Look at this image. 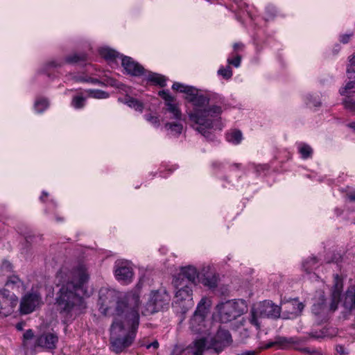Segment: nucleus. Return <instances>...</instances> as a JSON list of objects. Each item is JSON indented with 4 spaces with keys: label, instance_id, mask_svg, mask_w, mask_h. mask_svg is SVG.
Wrapping results in <instances>:
<instances>
[{
    "label": "nucleus",
    "instance_id": "17",
    "mask_svg": "<svg viewBox=\"0 0 355 355\" xmlns=\"http://www.w3.org/2000/svg\"><path fill=\"white\" fill-rule=\"evenodd\" d=\"M218 276L216 273L207 272L199 275L198 283H201L204 286L210 289H214L218 286Z\"/></svg>",
    "mask_w": 355,
    "mask_h": 355
},
{
    "label": "nucleus",
    "instance_id": "12",
    "mask_svg": "<svg viewBox=\"0 0 355 355\" xmlns=\"http://www.w3.org/2000/svg\"><path fill=\"white\" fill-rule=\"evenodd\" d=\"M114 272L116 279L120 282L129 284L133 281L134 271L127 261H116Z\"/></svg>",
    "mask_w": 355,
    "mask_h": 355
},
{
    "label": "nucleus",
    "instance_id": "49",
    "mask_svg": "<svg viewBox=\"0 0 355 355\" xmlns=\"http://www.w3.org/2000/svg\"><path fill=\"white\" fill-rule=\"evenodd\" d=\"M145 118L148 121H149L155 126L158 127L160 124L158 116H155L151 114H148L145 115Z\"/></svg>",
    "mask_w": 355,
    "mask_h": 355
},
{
    "label": "nucleus",
    "instance_id": "32",
    "mask_svg": "<svg viewBox=\"0 0 355 355\" xmlns=\"http://www.w3.org/2000/svg\"><path fill=\"white\" fill-rule=\"evenodd\" d=\"M6 286L11 287L12 289L15 288H19L21 286H24V282L19 277L18 275H12L8 277L6 282Z\"/></svg>",
    "mask_w": 355,
    "mask_h": 355
},
{
    "label": "nucleus",
    "instance_id": "31",
    "mask_svg": "<svg viewBox=\"0 0 355 355\" xmlns=\"http://www.w3.org/2000/svg\"><path fill=\"white\" fill-rule=\"evenodd\" d=\"M85 92L87 94L88 97L96 99H105L110 96L108 92L98 89H85Z\"/></svg>",
    "mask_w": 355,
    "mask_h": 355
},
{
    "label": "nucleus",
    "instance_id": "60",
    "mask_svg": "<svg viewBox=\"0 0 355 355\" xmlns=\"http://www.w3.org/2000/svg\"><path fill=\"white\" fill-rule=\"evenodd\" d=\"M234 51H243L244 44L241 42H236L233 45Z\"/></svg>",
    "mask_w": 355,
    "mask_h": 355
},
{
    "label": "nucleus",
    "instance_id": "15",
    "mask_svg": "<svg viewBox=\"0 0 355 355\" xmlns=\"http://www.w3.org/2000/svg\"><path fill=\"white\" fill-rule=\"evenodd\" d=\"M158 96L164 100L166 107L163 108V112H169L173 114L172 119L180 120L182 112L178 105L174 103L176 101L175 96H172L168 89H162L158 92Z\"/></svg>",
    "mask_w": 355,
    "mask_h": 355
},
{
    "label": "nucleus",
    "instance_id": "5",
    "mask_svg": "<svg viewBox=\"0 0 355 355\" xmlns=\"http://www.w3.org/2000/svg\"><path fill=\"white\" fill-rule=\"evenodd\" d=\"M170 302L171 296L165 288L152 291L145 306L146 314L151 315L168 310Z\"/></svg>",
    "mask_w": 355,
    "mask_h": 355
},
{
    "label": "nucleus",
    "instance_id": "40",
    "mask_svg": "<svg viewBox=\"0 0 355 355\" xmlns=\"http://www.w3.org/2000/svg\"><path fill=\"white\" fill-rule=\"evenodd\" d=\"M331 290L343 292V281L338 274L334 275V285Z\"/></svg>",
    "mask_w": 355,
    "mask_h": 355
},
{
    "label": "nucleus",
    "instance_id": "52",
    "mask_svg": "<svg viewBox=\"0 0 355 355\" xmlns=\"http://www.w3.org/2000/svg\"><path fill=\"white\" fill-rule=\"evenodd\" d=\"M352 35L353 33L349 34H343L340 36L339 41L343 44H347L350 41Z\"/></svg>",
    "mask_w": 355,
    "mask_h": 355
},
{
    "label": "nucleus",
    "instance_id": "36",
    "mask_svg": "<svg viewBox=\"0 0 355 355\" xmlns=\"http://www.w3.org/2000/svg\"><path fill=\"white\" fill-rule=\"evenodd\" d=\"M305 102L306 105L315 107H319L322 105L319 97L312 94H308L306 96Z\"/></svg>",
    "mask_w": 355,
    "mask_h": 355
},
{
    "label": "nucleus",
    "instance_id": "23",
    "mask_svg": "<svg viewBox=\"0 0 355 355\" xmlns=\"http://www.w3.org/2000/svg\"><path fill=\"white\" fill-rule=\"evenodd\" d=\"M98 53L101 58H103L107 62H116V58L121 59V54L116 50L110 47H103L98 50Z\"/></svg>",
    "mask_w": 355,
    "mask_h": 355
},
{
    "label": "nucleus",
    "instance_id": "38",
    "mask_svg": "<svg viewBox=\"0 0 355 355\" xmlns=\"http://www.w3.org/2000/svg\"><path fill=\"white\" fill-rule=\"evenodd\" d=\"M165 128L168 130H170L172 132H174L176 135L179 136L182 131L183 125L180 123H166L165 124Z\"/></svg>",
    "mask_w": 355,
    "mask_h": 355
},
{
    "label": "nucleus",
    "instance_id": "2",
    "mask_svg": "<svg viewBox=\"0 0 355 355\" xmlns=\"http://www.w3.org/2000/svg\"><path fill=\"white\" fill-rule=\"evenodd\" d=\"M89 278L86 268L79 265L73 268L72 279L62 284L56 293L54 306L63 324L71 322L76 315L86 309L84 295Z\"/></svg>",
    "mask_w": 355,
    "mask_h": 355
},
{
    "label": "nucleus",
    "instance_id": "33",
    "mask_svg": "<svg viewBox=\"0 0 355 355\" xmlns=\"http://www.w3.org/2000/svg\"><path fill=\"white\" fill-rule=\"evenodd\" d=\"M346 73L349 79H355V53L348 57Z\"/></svg>",
    "mask_w": 355,
    "mask_h": 355
},
{
    "label": "nucleus",
    "instance_id": "28",
    "mask_svg": "<svg viewBox=\"0 0 355 355\" xmlns=\"http://www.w3.org/2000/svg\"><path fill=\"white\" fill-rule=\"evenodd\" d=\"M298 153L303 159H307L312 157L313 150L309 144L300 143L298 145Z\"/></svg>",
    "mask_w": 355,
    "mask_h": 355
},
{
    "label": "nucleus",
    "instance_id": "27",
    "mask_svg": "<svg viewBox=\"0 0 355 355\" xmlns=\"http://www.w3.org/2000/svg\"><path fill=\"white\" fill-rule=\"evenodd\" d=\"M341 291L331 290V302L329 304V310L334 312L338 309V304L341 301Z\"/></svg>",
    "mask_w": 355,
    "mask_h": 355
},
{
    "label": "nucleus",
    "instance_id": "9",
    "mask_svg": "<svg viewBox=\"0 0 355 355\" xmlns=\"http://www.w3.org/2000/svg\"><path fill=\"white\" fill-rule=\"evenodd\" d=\"M42 297L37 291H31L26 293L21 297L19 311L20 315H28L35 311L40 304Z\"/></svg>",
    "mask_w": 355,
    "mask_h": 355
},
{
    "label": "nucleus",
    "instance_id": "21",
    "mask_svg": "<svg viewBox=\"0 0 355 355\" xmlns=\"http://www.w3.org/2000/svg\"><path fill=\"white\" fill-rule=\"evenodd\" d=\"M146 76L147 82L150 83L153 85L159 86L160 87L166 86L167 78L160 73L147 70Z\"/></svg>",
    "mask_w": 355,
    "mask_h": 355
},
{
    "label": "nucleus",
    "instance_id": "30",
    "mask_svg": "<svg viewBox=\"0 0 355 355\" xmlns=\"http://www.w3.org/2000/svg\"><path fill=\"white\" fill-rule=\"evenodd\" d=\"M318 263V259L316 257H309L303 262L302 268L307 274H310L315 268Z\"/></svg>",
    "mask_w": 355,
    "mask_h": 355
},
{
    "label": "nucleus",
    "instance_id": "37",
    "mask_svg": "<svg viewBox=\"0 0 355 355\" xmlns=\"http://www.w3.org/2000/svg\"><path fill=\"white\" fill-rule=\"evenodd\" d=\"M206 342L205 339L201 338L194 342V355H202V353L205 349Z\"/></svg>",
    "mask_w": 355,
    "mask_h": 355
},
{
    "label": "nucleus",
    "instance_id": "29",
    "mask_svg": "<svg viewBox=\"0 0 355 355\" xmlns=\"http://www.w3.org/2000/svg\"><path fill=\"white\" fill-rule=\"evenodd\" d=\"M194 87L178 82H175L172 85V89L184 94L185 96H189L194 91Z\"/></svg>",
    "mask_w": 355,
    "mask_h": 355
},
{
    "label": "nucleus",
    "instance_id": "34",
    "mask_svg": "<svg viewBox=\"0 0 355 355\" xmlns=\"http://www.w3.org/2000/svg\"><path fill=\"white\" fill-rule=\"evenodd\" d=\"M49 106V102L47 98H40L35 101L34 107L37 113H42Z\"/></svg>",
    "mask_w": 355,
    "mask_h": 355
},
{
    "label": "nucleus",
    "instance_id": "19",
    "mask_svg": "<svg viewBox=\"0 0 355 355\" xmlns=\"http://www.w3.org/2000/svg\"><path fill=\"white\" fill-rule=\"evenodd\" d=\"M343 306L348 313L355 311V286L347 290Z\"/></svg>",
    "mask_w": 355,
    "mask_h": 355
},
{
    "label": "nucleus",
    "instance_id": "56",
    "mask_svg": "<svg viewBox=\"0 0 355 355\" xmlns=\"http://www.w3.org/2000/svg\"><path fill=\"white\" fill-rule=\"evenodd\" d=\"M335 349L336 352L340 355H346L348 352L346 351L345 347L343 345H336Z\"/></svg>",
    "mask_w": 355,
    "mask_h": 355
},
{
    "label": "nucleus",
    "instance_id": "11",
    "mask_svg": "<svg viewBox=\"0 0 355 355\" xmlns=\"http://www.w3.org/2000/svg\"><path fill=\"white\" fill-rule=\"evenodd\" d=\"M122 73L132 77H141L146 75L147 69L132 57L121 55Z\"/></svg>",
    "mask_w": 355,
    "mask_h": 355
},
{
    "label": "nucleus",
    "instance_id": "41",
    "mask_svg": "<svg viewBox=\"0 0 355 355\" xmlns=\"http://www.w3.org/2000/svg\"><path fill=\"white\" fill-rule=\"evenodd\" d=\"M63 64L62 62H58L56 60H51L46 63L44 68L43 69L44 73L48 76L51 77L50 73L48 72V70L50 68H57V67H61Z\"/></svg>",
    "mask_w": 355,
    "mask_h": 355
},
{
    "label": "nucleus",
    "instance_id": "55",
    "mask_svg": "<svg viewBox=\"0 0 355 355\" xmlns=\"http://www.w3.org/2000/svg\"><path fill=\"white\" fill-rule=\"evenodd\" d=\"M1 268L3 270L10 272L12 270V264L8 260H3Z\"/></svg>",
    "mask_w": 355,
    "mask_h": 355
},
{
    "label": "nucleus",
    "instance_id": "45",
    "mask_svg": "<svg viewBox=\"0 0 355 355\" xmlns=\"http://www.w3.org/2000/svg\"><path fill=\"white\" fill-rule=\"evenodd\" d=\"M278 11L273 6H268L266 8V14L268 19H272L277 15Z\"/></svg>",
    "mask_w": 355,
    "mask_h": 355
},
{
    "label": "nucleus",
    "instance_id": "57",
    "mask_svg": "<svg viewBox=\"0 0 355 355\" xmlns=\"http://www.w3.org/2000/svg\"><path fill=\"white\" fill-rule=\"evenodd\" d=\"M72 80L76 83H88V77L83 76H74Z\"/></svg>",
    "mask_w": 355,
    "mask_h": 355
},
{
    "label": "nucleus",
    "instance_id": "20",
    "mask_svg": "<svg viewBox=\"0 0 355 355\" xmlns=\"http://www.w3.org/2000/svg\"><path fill=\"white\" fill-rule=\"evenodd\" d=\"M284 307L288 313L297 316L301 314L304 305L299 301L298 298H295L285 303Z\"/></svg>",
    "mask_w": 355,
    "mask_h": 355
},
{
    "label": "nucleus",
    "instance_id": "44",
    "mask_svg": "<svg viewBox=\"0 0 355 355\" xmlns=\"http://www.w3.org/2000/svg\"><path fill=\"white\" fill-rule=\"evenodd\" d=\"M242 56L240 54H236L234 58H228L227 63L228 65H232L236 68H238L241 65Z\"/></svg>",
    "mask_w": 355,
    "mask_h": 355
},
{
    "label": "nucleus",
    "instance_id": "22",
    "mask_svg": "<svg viewBox=\"0 0 355 355\" xmlns=\"http://www.w3.org/2000/svg\"><path fill=\"white\" fill-rule=\"evenodd\" d=\"M221 117H209V119L211 121V124L210 127H207L205 125H199L196 128L199 133H200L203 137H205L207 140L212 141L214 139L215 135L210 131L214 126L215 122H220Z\"/></svg>",
    "mask_w": 355,
    "mask_h": 355
},
{
    "label": "nucleus",
    "instance_id": "10",
    "mask_svg": "<svg viewBox=\"0 0 355 355\" xmlns=\"http://www.w3.org/2000/svg\"><path fill=\"white\" fill-rule=\"evenodd\" d=\"M302 340L296 336L294 337H285L282 336H276L274 340L268 341V343H260V351L268 349L272 347L277 349H288L293 346L299 345L302 343Z\"/></svg>",
    "mask_w": 355,
    "mask_h": 355
},
{
    "label": "nucleus",
    "instance_id": "16",
    "mask_svg": "<svg viewBox=\"0 0 355 355\" xmlns=\"http://www.w3.org/2000/svg\"><path fill=\"white\" fill-rule=\"evenodd\" d=\"M59 338L56 333L44 332L35 340V347H40L47 350H54L57 347Z\"/></svg>",
    "mask_w": 355,
    "mask_h": 355
},
{
    "label": "nucleus",
    "instance_id": "64",
    "mask_svg": "<svg viewBox=\"0 0 355 355\" xmlns=\"http://www.w3.org/2000/svg\"><path fill=\"white\" fill-rule=\"evenodd\" d=\"M256 354H257V352L255 351H254V350H248V351L243 352L239 355H256Z\"/></svg>",
    "mask_w": 355,
    "mask_h": 355
},
{
    "label": "nucleus",
    "instance_id": "35",
    "mask_svg": "<svg viewBox=\"0 0 355 355\" xmlns=\"http://www.w3.org/2000/svg\"><path fill=\"white\" fill-rule=\"evenodd\" d=\"M86 98L82 95H76L73 96L71 105L75 109H82L85 107Z\"/></svg>",
    "mask_w": 355,
    "mask_h": 355
},
{
    "label": "nucleus",
    "instance_id": "6",
    "mask_svg": "<svg viewBox=\"0 0 355 355\" xmlns=\"http://www.w3.org/2000/svg\"><path fill=\"white\" fill-rule=\"evenodd\" d=\"M210 304L207 298L202 297L198 302L196 311L190 319V328L196 333L203 331L205 318L209 311Z\"/></svg>",
    "mask_w": 355,
    "mask_h": 355
},
{
    "label": "nucleus",
    "instance_id": "8",
    "mask_svg": "<svg viewBox=\"0 0 355 355\" xmlns=\"http://www.w3.org/2000/svg\"><path fill=\"white\" fill-rule=\"evenodd\" d=\"M19 300L17 296L8 289H0V316L6 318L15 311Z\"/></svg>",
    "mask_w": 355,
    "mask_h": 355
},
{
    "label": "nucleus",
    "instance_id": "14",
    "mask_svg": "<svg viewBox=\"0 0 355 355\" xmlns=\"http://www.w3.org/2000/svg\"><path fill=\"white\" fill-rule=\"evenodd\" d=\"M174 286L177 289L175 295V303L178 304L180 306L184 307L183 302H186L187 305L192 304L193 300V286L187 284H181L178 282H173Z\"/></svg>",
    "mask_w": 355,
    "mask_h": 355
},
{
    "label": "nucleus",
    "instance_id": "26",
    "mask_svg": "<svg viewBox=\"0 0 355 355\" xmlns=\"http://www.w3.org/2000/svg\"><path fill=\"white\" fill-rule=\"evenodd\" d=\"M226 139L234 145H238L243 140L242 132L239 129H234L231 132L226 134Z\"/></svg>",
    "mask_w": 355,
    "mask_h": 355
},
{
    "label": "nucleus",
    "instance_id": "3",
    "mask_svg": "<svg viewBox=\"0 0 355 355\" xmlns=\"http://www.w3.org/2000/svg\"><path fill=\"white\" fill-rule=\"evenodd\" d=\"M211 99V96L199 94L196 87L189 96H184V100L193 106V110L188 113L189 120L198 125L211 126L209 117H220L223 112L220 105H209Z\"/></svg>",
    "mask_w": 355,
    "mask_h": 355
},
{
    "label": "nucleus",
    "instance_id": "48",
    "mask_svg": "<svg viewBox=\"0 0 355 355\" xmlns=\"http://www.w3.org/2000/svg\"><path fill=\"white\" fill-rule=\"evenodd\" d=\"M249 320L250 324L255 326L257 330L260 329V323L259 322L257 313L254 311H252L250 318Z\"/></svg>",
    "mask_w": 355,
    "mask_h": 355
},
{
    "label": "nucleus",
    "instance_id": "62",
    "mask_svg": "<svg viewBox=\"0 0 355 355\" xmlns=\"http://www.w3.org/2000/svg\"><path fill=\"white\" fill-rule=\"evenodd\" d=\"M88 83L94 85H98L101 83V80L96 78L88 77Z\"/></svg>",
    "mask_w": 355,
    "mask_h": 355
},
{
    "label": "nucleus",
    "instance_id": "13",
    "mask_svg": "<svg viewBox=\"0 0 355 355\" xmlns=\"http://www.w3.org/2000/svg\"><path fill=\"white\" fill-rule=\"evenodd\" d=\"M199 275L196 267L193 266H184L180 268V272L175 277L173 282L196 286Z\"/></svg>",
    "mask_w": 355,
    "mask_h": 355
},
{
    "label": "nucleus",
    "instance_id": "46",
    "mask_svg": "<svg viewBox=\"0 0 355 355\" xmlns=\"http://www.w3.org/2000/svg\"><path fill=\"white\" fill-rule=\"evenodd\" d=\"M343 257L339 253H334L330 259H326L327 263H334L338 264L342 262Z\"/></svg>",
    "mask_w": 355,
    "mask_h": 355
},
{
    "label": "nucleus",
    "instance_id": "42",
    "mask_svg": "<svg viewBox=\"0 0 355 355\" xmlns=\"http://www.w3.org/2000/svg\"><path fill=\"white\" fill-rule=\"evenodd\" d=\"M349 80H350L346 83V85L344 87L340 89L339 92L341 96H346L347 94L351 89L355 88V79H349Z\"/></svg>",
    "mask_w": 355,
    "mask_h": 355
},
{
    "label": "nucleus",
    "instance_id": "54",
    "mask_svg": "<svg viewBox=\"0 0 355 355\" xmlns=\"http://www.w3.org/2000/svg\"><path fill=\"white\" fill-rule=\"evenodd\" d=\"M309 336L311 338H313L315 339H319V338H324V331H311L309 334Z\"/></svg>",
    "mask_w": 355,
    "mask_h": 355
},
{
    "label": "nucleus",
    "instance_id": "50",
    "mask_svg": "<svg viewBox=\"0 0 355 355\" xmlns=\"http://www.w3.org/2000/svg\"><path fill=\"white\" fill-rule=\"evenodd\" d=\"M207 96H211L212 99L211 100V102L214 103H223L225 101L224 97L216 93L207 94Z\"/></svg>",
    "mask_w": 355,
    "mask_h": 355
},
{
    "label": "nucleus",
    "instance_id": "53",
    "mask_svg": "<svg viewBox=\"0 0 355 355\" xmlns=\"http://www.w3.org/2000/svg\"><path fill=\"white\" fill-rule=\"evenodd\" d=\"M33 337H34L33 331L31 329L26 330L23 335L24 343H25V341H26V340L33 338Z\"/></svg>",
    "mask_w": 355,
    "mask_h": 355
},
{
    "label": "nucleus",
    "instance_id": "18",
    "mask_svg": "<svg viewBox=\"0 0 355 355\" xmlns=\"http://www.w3.org/2000/svg\"><path fill=\"white\" fill-rule=\"evenodd\" d=\"M118 101L127 105L129 107L139 112H142L144 109V104L142 101L135 98L129 94H125L123 98L119 97Z\"/></svg>",
    "mask_w": 355,
    "mask_h": 355
},
{
    "label": "nucleus",
    "instance_id": "59",
    "mask_svg": "<svg viewBox=\"0 0 355 355\" xmlns=\"http://www.w3.org/2000/svg\"><path fill=\"white\" fill-rule=\"evenodd\" d=\"M107 85L115 87L118 85V80L113 78H109L106 80Z\"/></svg>",
    "mask_w": 355,
    "mask_h": 355
},
{
    "label": "nucleus",
    "instance_id": "58",
    "mask_svg": "<svg viewBox=\"0 0 355 355\" xmlns=\"http://www.w3.org/2000/svg\"><path fill=\"white\" fill-rule=\"evenodd\" d=\"M211 167L215 171H220L223 168V164L220 162L215 161L212 162Z\"/></svg>",
    "mask_w": 355,
    "mask_h": 355
},
{
    "label": "nucleus",
    "instance_id": "7",
    "mask_svg": "<svg viewBox=\"0 0 355 355\" xmlns=\"http://www.w3.org/2000/svg\"><path fill=\"white\" fill-rule=\"evenodd\" d=\"M232 343L233 339L230 331L220 326L214 336L210 338L208 348L219 354Z\"/></svg>",
    "mask_w": 355,
    "mask_h": 355
},
{
    "label": "nucleus",
    "instance_id": "39",
    "mask_svg": "<svg viewBox=\"0 0 355 355\" xmlns=\"http://www.w3.org/2000/svg\"><path fill=\"white\" fill-rule=\"evenodd\" d=\"M218 74L221 76L224 79L229 80L232 77L233 72L230 66L227 65L225 67H220V69L218 70Z\"/></svg>",
    "mask_w": 355,
    "mask_h": 355
},
{
    "label": "nucleus",
    "instance_id": "25",
    "mask_svg": "<svg viewBox=\"0 0 355 355\" xmlns=\"http://www.w3.org/2000/svg\"><path fill=\"white\" fill-rule=\"evenodd\" d=\"M87 60V55L85 53H73L65 57L64 61L67 64H83L85 63Z\"/></svg>",
    "mask_w": 355,
    "mask_h": 355
},
{
    "label": "nucleus",
    "instance_id": "4",
    "mask_svg": "<svg viewBox=\"0 0 355 355\" xmlns=\"http://www.w3.org/2000/svg\"><path fill=\"white\" fill-rule=\"evenodd\" d=\"M243 300H227L218 304L216 309L221 323H227L236 320L245 311Z\"/></svg>",
    "mask_w": 355,
    "mask_h": 355
},
{
    "label": "nucleus",
    "instance_id": "1",
    "mask_svg": "<svg viewBox=\"0 0 355 355\" xmlns=\"http://www.w3.org/2000/svg\"><path fill=\"white\" fill-rule=\"evenodd\" d=\"M98 304L105 314L114 309L113 320L110 326L111 350L121 354L134 343L139 325V296L128 295L120 298L119 294L111 289H101Z\"/></svg>",
    "mask_w": 355,
    "mask_h": 355
},
{
    "label": "nucleus",
    "instance_id": "63",
    "mask_svg": "<svg viewBox=\"0 0 355 355\" xmlns=\"http://www.w3.org/2000/svg\"><path fill=\"white\" fill-rule=\"evenodd\" d=\"M116 88L126 92L128 87L125 84L119 81L118 85H116Z\"/></svg>",
    "mask_w": 355,
    "mask_h": 355
},
{
    "label": "nucleus",
    "instance_id": "61",
    "mask_svg": "<svg viewBox=\"0 0 355 355\" xmlns=\"http://www.w3.org/2000/svg\"><path fill=\"white\" fill-rule=\"evenodd\" d=\"M345 198L349 202H355V190L346 194Z\"/></svg>",
    "mask_w": 355,
    "mask_h": 355
},
{
    "label": "nucleus",
    "instance_id": "51",
    "mask_svg": "<svg viewBox=\"0 0 355 355\" xmlns=\"http://www.w3.org/2000/svg\"><path fill=\"white\" fill-rule=\"evenodd\" d=\"M269 170L268 164H259L255 166V171L258 175Z\"/></svg>",
    "mask_w": 355,
    "mask_h": 355
},
{
    "label": "nucleus",
    "instance_id": "43",
    "mask_svg": "<svg viewBox=\"0 0 355 355\" xmlns=\"http://www.w3.org/2000/svg\"><path fill=\"white\" fill-rule=\"evenodd\" d=\"M343 104L345 109L355 112V100L350 96H347L343 102Z\"/></svg>",
    "mask_w": 355,
    "mask_h": 355
},
{
    "label": "nucleus",
    "instance_id": "24",
    "mask_svg": "<svg viewBox=\"0 0 355 355\" xmlns=\"http://www.w3.org/2000/svg\"><path fill=\"white\" fill-rule=\"evenodd\" d=\"M327 308V298L324 293L322 292L316 302L311 306V312L315 315H320Z\"/></svg>",
    "mask_w": 355,
    "mask_h": 355
},
{
    "label": "nucleus",
    "instance_id": "47",
    "mask_svg": "<svg viewBox=\"0 0 355 355\" xmlns=\"http://www.w3.org/2000/svg\"><path fill=\"white\" fill-rule=\"evenodd\" d=\"M252 331L248 328H242L239 331V337L242 342L250 338Z\"/></svg>",
    "mask_w": 355,
    "mask_h": 355
}]
</instances>
